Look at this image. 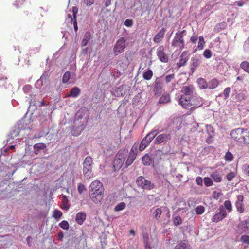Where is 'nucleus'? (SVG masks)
Listing matches in <instances>:
<instances>
[{"instance_id": "f257e3e1", "label": "nucleus", "mask_w": 249, "mask_h": 249, "mask_svg": "<svg viewBox=\"0 0 249 249\" xmlns=\"http://www.w3.org/2000/svg\"><path fill=\"white\" fill-rule=\"evenodd\" d=\"M103 193V186L100 181L96 180L90 184L89 188V196L91 199L95 203H98L102 200Z\"/></svg>"}, {"instance_id": "f03ea898", "label": "nucleus", "mask_w": 249, "mask_h": 249, "mask_svg": "<svg viewBox=\"0 0 249 249\" xmlns=\"http://www.w3.org/2000/svg\"><path fill=\"white\" fill-rule=\"evenodd\" d=\"M179 104L183 107L189 109L197 108L203 105L202 98L199 96H192L191 97L181 96L179 99Z\"/></svg>"}, {"instance_id": "7ed1b4c3", "label": "nucleus", "mask_w": 249, "mask_h": 249, "mask_svg": "<svg viewBox=\"0 0 249 249\" xmlns=\"http://www.w3.org/2000/svg\"><path fill=\"white\" fill-rule=\"evenodd\" d=\"M127 155V150L124 149L118 151L113 163V167L115 171H119L122 168Z\"/></svg>"}, {"instance_id": "20e7f679", "label": "nucleus", "mask_w": 249, "mask_h": 249, "mask_svg": "<svg viewBox=\"0 0 249 249\" xmlns=\"http://www.w3.org/2000/svg\"><path fill=\"white\" fill-rule=\"evenodd\" d=\"M186 32L185 30L177 32L172 41L171 45L173 48H179L182 50L184 48L185 41L183 39L184 34Z\"/></svg>"}, {"instance_id": "39448f33", "label": "nucleus", "mask_w": 249, "mask_h": 249, "mask_svg": "<svg viewBox=\"0 0 249 249\" xmlns=\"http://www.w3.org/2000/svg\"><path fill=\"white\" fill-rule=\"evenodd\" d=\"M159 131L158 130H155L148 133L141 142L139 146L140 151H142L144 150L156 136L159 133Z\"/></svg>"}, {"instance_id": "423d86ee", "label": "nucleus", "mask_w": 249, "mask_h": 249, "mask_svg": "<svg viewBox=\"0 0 249 249\" xmlns=\"http://www.w3.org/2000/svg\"><path fill=\"white\" fill-rule=\"evenodd\" d=\"M136 183L138 187L145 190H150L155 188V184L143 176H139L137 178Z\"/></svg>"}, {"instance_id": "0eeeda50", "label": "nucleus", "mask_w": 249, "mask_h": 249, "mask_svg": "<svg viewBox=\"0 0 249 249\" xmlns=\"http://www.w3.org/2000/svg\"><path fill=\"white\" fill-rule=\"evenodd\" d=\"M125 42L126 40L124 37H120L117 41L116 44L113 48V53L115 55H118L124 51V49L126 47Z\"/></svg>"}, {"instance_id": "6e6552de", "label": "nucleus", "mask_w": 249, "mask_h": 249, "mask_svg": "<svg viewBox=\"0 0 249 249\" xmlns=\"http://www.w3.org/2000/svg\"><path fill=\"white\" fill-rule=\"evenodd\" d=\"M244 131V129L241 128H238L231 130L230 133L231 138L238 142L242 143Z\"/></svg>"}, {"instance_id": "1a4fd4ad", "label": "nucleus", "mask_w": 249, "mask_h": 249, "mask_svg": "<svg viewBox=\"0 0 249 249\" xmlns=\"http://www.w3.org/2000/svg\"><path fill=\"white\" fill-rule=\"evenodd\" d=\"M165 49L163 46H160L157 49L156 54L160 60L163 63L168 61V56L165 53Z\"/></svg>"}, {"instance_id": "9d476101", "label": "nucleus", "mask_w": 249, "mask_h": 249, "mask_svg": "<svg viewBox=\"0 0 249 249\" xmlns=\"http://www.w3.org/2000/svg\"><path fill=\"white\" fill-rule=\"evenodd\" d=\"M195 91V88L193 85H189L188 86H183L181 87V92L183 93L181 96L184 97H191Z\"/></svg>"}, {"instance_id": "9b49d317", "label": "nucleus", "mask_w": 249, "mask_h": 249, "mask_svg": "<svg viewBox=\"0 0 249 249\" xmlns=\"http://www.w3.org/2000/svg\"><path fill=\"white\" fill-rule=\"evenodd\" d=\"M172 138L171 135L170 133H162L158 135L155 140V144H160L162 142H166L169 141L171 140Z\"/></svg>"}, {"instance_id": "f8f14e48", "label": "nucleus", "mask_w": 249, "mask_h": 249, "mask_svg": "<svg viewBox=\"0 0 249 249\" xmlns=\"http://www.w3.org/2000/svg\"><path fill=\"white\" fill-rule=\"evenodd\" d=\"M219 210V213L214 215L212 218V221L213 222H218L224 219L227 215V213L222 206L220 207Z\"/></svg>"}, {"instance_id": "ddd939ff", "label": "nucleus", "mask_w": 249, "mask_h": 249, "mask_svg": "<svg viewBox=\"0 0 249 249\" xmlns=\"http://www.w3.org/2000/svg\"><path fill=\"white\" fill-rule=\"evenodd\" d=\"M238 230L241 233H249V219L241 222L238 225Z\"/></svg>"}, {"instance_id": "4468645a", "label": "nucleus", "mask_w": 249, "mask_h": 249, "mask_svg": "<svg viewBox=\"0 0 249 249\" xmlns=\"http://www.w3.org/2000/svg\"><path fill=\"white\" fill-rule=\"evenodd\" d=\"M166 31V28L163 27L154 36L153 41L155 43L158 44L162 41L164 37Z\"/></svg>"}, {"instance_id": "2eb2a0df", "label": "nucleus", "mask_w": 249, "mask_h": 249, "mask_svg": "<svg viewBox=\"0 0 249 249\" xmlns=\"http://www.w3.org/2000/svg\"><path fill=\"white\" fill-rule=\"evenodd\" d=\"M222 171L220 169H217L213 172L210 176L213 179V181L216 182H220L222 180Z\"/></svg>"}, {"instance_id": "dca6fc26", "label": "nucleus", "mask_w": 249, "mask_h": 249, "mask_svg": "<svg viewBox=\"0 0 249 249\" xmlns=\"http://www.w3.org/2000/svg\"><path fill=\"white\" fill-rule=\"evenodd\" d=\"M86 214L84 212H78L75 216V221L79 225H82L86 220Z\"/></svg>"}, {"instance_id": "f3484780", "label": "nucleus", "mask_w": 249, "mask_h": 249, "mask_svg": "<svg viewBox=\"0 0 249 249\" xmlns=\"http://www.w3.org/2000/svg\"><path fill=\"white\" fill-rule=\"evenodd\" d=\"M83 172L84 178L87 179L89 180L94 177L92 168H83Z\"/></svg>"}, {"instance_id": "a211bd4d", "label": "nucleus", "mask_w": 249, "mask_h": 249, "mask_svg": "<svg viewBox=\"0 0 249 249\" xmlns=\"http://www.w3.org/2000/svg\"><path fill=\"white\" fill-rule=\"evenodd\" d=\"M73 17L71 15L68 14L67 19L70 20L71 24H73L74 30L75 31H77L78 30V26L76 21V13H74V11H73Z\"/></svg>"}, {"instance_id": "6ab92c4d", "label": "nucleus", "mask_w": 249, "mask_h": 249, "mask_svg": "<svg viewBox=\"0 0 249 249\" xmlns=\"http://www.w3.org/2000/svg\"><path fill=\"white\" fill-rule=\"evenodd\" d=\"M162 89V82L160 79H157L155 81L153 91L155 93L161 92Z\"/></svg>"}, {"instance_id": "aec40b11", "label": "nucleus", "mask_w": 249, "mask_h": 249, "mask_svg": "<svg viewBox=\"0 0 249 249\" xmlns=\"http://www.w3.org/2000/svg\"><path fill=\"white\" fill-rule=\"evenodd\" d=\"M93 164L92 158L90 156H87L83 162V168H92Z\"/></svg>"}, {"instance_id": "412c9836", "label": "nucleus", "mask_w": 249, "mask_h": 249, "mask_svg": "<svg viewBox=\"0 0 249 249\" xmlns=\"http://www.w3.org/2000/svg\"><path fill=\"white\" fill-rule=\"evenodd\" d=\"M33 147L34 149L35 154L38 155L40 152V150L44 149L46 146V145L43 143H38L35 144Z\"/></svg>"}, {"instance_id": "4be33fe9", "label": "nucleus", "mask_w": 249, "mask_h": 249, "mask_svg": "<svg viewBox=\"0 0 249 249\" xmlns=\"http://www.w3.org/2000/svg\"><path fill=\"white\" fill-rule=\"evenodd\" d=\"M81 90L80 89L77 87H74L72 88L70 92L69 95H67L68 97H77L80 93Z\"/></svg>"}, {"instance_id": "5701e85b", "label": "nucleus", "mask_w": 249, "mask_h": 249, "mask_svg": "<svg viewBox=\"0 0 249 249\" xmlns=\"http://www.w3.org/2000/svg\"><path fill=\"white\" fill-rule=\"evenodd\" d=\"M197 83L200 89H208V83L206 80L202 78H199L197 80Z\"/></svg>"}, {"instance_id": "b1692460", "label": "nucleus", "mask_w": 249, "mask_h": 249, "mask_svg": "<svg viewBox=\"0 0 249 249\" xmlns=\"http://www.w3.org/2000/svg\"><path fill=\"white\" fill-rule=\"evenodd\" d=\"M219 85V81L215 78L211 79L208 83V89H214Z\"/></svg>"}, {"instance_id": "393cba45", "label": "nucleus", "mask_w": 249, "mask_h": 249, "mask_svg": "<svg viewBox=\"0 0 249 249\" xmlns=\"http://www.w3.org/2000/svg\"><path fill=\"white\" fill-rule=\"evenodd\" d=\"M185 52H183L180 55V60L177 65L179 67L185 66L188 60L187 57L185 56Z\"/></svg>"}, {"instance_id": "a878e982", "label": "nucleus", "mask_w": 249, "mask_h": 249, "mask_svg": "<svg viewBox=\"0 0 249 249\" xmlns=\"http://www.w3.org/2000/svg\"><path fill=\"white\" fill-rule=\"evenodd\" d=\"M91 36L90 32H87L85 33L81 43L82 46H86L88 44L89 41L90 40L91 38Z\"/></svg>"}, {"instance_id": "bb28decb", "label": "nucleus", "mask_w": 249, "mask_h": 249, "mask_svg": "<svg viewBox=\"0 0 249 249\" xmlns=\"http://www.w3.org/2000/svg\"><path fill=\"white\" fill-rule=\"evenodd\" d=\"M191 69L193 71L196 69L200 64V59L198 57H194L192 59Z\"/></svg>"}, {"instance_id": "cd10ccee", "label": "nucleus", "mask_w": 249, "mask_h": 249, "mask_svg": "<svg viewBox=\"0 0 249 249\" xmlns=\"http://www.w3.org/2000/svg\"><path fill=\"white\" fill-rule=\"evenodd\" d=\"M170 102V96L169 94L162 95L159 100L160 104H166Z\"/></svg>"}, {"instance_id": "c85d7f7f", "label": "nucleus", "mask_w": 249, "mask_h": 249, "mask_svg": "<svg viewBox=\"0 0 249 249\" xmlns=\"http://www.w3.org/2000/svg\"><path fill=\"white\" fill-rule=\"evenodd\" d=\"M242 143L249 144V131L244 129Z\"/></svg>"}, {"instance_id": "c756f323", "label": "nucleus", "mask_w": 249, "mask_h": 249, "mask_svg": "<svg viewBox=\"0 0 249 249\" xmlns=\"http://www.w3.org/2000/svg\"><path fill=\"white\" fill-rule=\"evenodd\" d=\"M142 162L144 165H150L151 163V159L148 154H145L142 158Z\"/></svg>"}, {"instance_id": "7c9ffc66", "label": "nucleus", "mask_w": 249, "mask_h": 249, "mask_svg": "<svg viewBox=\"0 0 249 249\" xmlns=\"http://www.w3.org/2000/svg\"><path fill=\"white\" fill-rule=\"evenodd\" d=\"M136 157V156H134V154L132 155L129 154L128 157L125 162V165L126 167H128L133 163Z\"/></svg>"}, {"instance_id": "2f4dec72", "label": "nucleus", "mask_w": 249, "mask_h": 249, "mask_svg": "<svg viewBox=\"0 0 249 249\" xmlns=\"http://www.w3.org/2000/svg\"><path fill=\"white\" fill-rule=\"evenodd\" d=\"M153 75V71L151 70H148L146 71L143 72V78L146 80H149L152 77Z\"/></svg>"}, {"instance_id": "473e14b6", "label": "nucleus", "mask_w": 249, "mask_h": 249, "mask_svg": "<svg viewBox=\"0 0 249 249\" xmlns=\"http://www.w3.org/2000/svg\"><path fill=\"white\" fill-rule=\"evenodd\" d=\"M206 129L207 133L208 134L210 139L213 138L214 136V130L213 127L211 125H206Z\"/></svg>"}, {"instance_id": "72a5a7b5", "label": "nucleus", "mask_w": 249, "mask_h": 249, "mask_svg": "<svg viewBox=\"0 0 249 249\" xmlns=\"http://www.w3.org/2000/svg\"><path fill=\"white\" fill-rule=\"evenodd\" d=\"M235 207L236 208L237 211L240 213H242L244 212L245 210V207L243 202H236Z\"/></svg>"}, {"instance_id": "f704fd0d", "label": "nucleus", "mask_w": 249, "mask_h": 249, "mask_svg": "<svg viewBox=\"0 0 249 249\" xmlns=\"http://www.w3.org/2000/svg\"><path fill=\"white\" fill-rule=\"evenodd\" d=\"M190 246L185 242H181L176 245L174 249H187Z\"/></svg>"}, {"instance_id": "c9c22d12", "label": "nucleus", "mask_w": 249, "mask_h": 249, "mask_svg": "<svg viewBox=\"0 0 249 249\" xmlns=\"http://www.w3.org/2000/svg\"><path fill=\"white\" fill-rule=\"evenodd\" d=\"M247 98L246 95L244 92H240L236 95L235 99L237 101L241 102L246 100Z\"/></svg>"}, {"instance_id": "e433bc0d", "label": "nucleus", "mask_w": 249, "mask_h": 249, "mask_svg": "<svg viewBox=\"0 0 249 249\" xmlns=\"http://www.w3.org/2000/svg\"><path fill=\"white\" fill-rule=\"evenodd\" d=\"M138 146L139 143L137 142L135 143L132 146L129 154L132 155L134 154V156H136L137 155Z\"/></svg>"}, {"instance_id": "4c0bfd02", "label": "nucleus", "mask_w": 249, "mask_h": 249, "mask_svg": "<svg viewBox=\"0 0 249 249\" xmlns=\"http://www.w3.org/2000/svg\"><path fill=\"white\" fill-rule=\"evenodd\" d=\"M234 159L233 154L229 151L227 152L224 156V159L226 161H231Z\"/></svg>"}, {"instance_id": "58836bf2", "label": "nucleus", "mask_w": 249, "mask_h": 249, "mask_svg": "<svg viewBox=\"0 0 249 249\" xmlns=\"http://www.w3.org/2000/svg\"><path fill=\"white\" fill-rule=\"evenodd\" d=\"M240 67L244 71L249 73V63L247 61H243L240 64Z\"/></svg>"}, {"instance_id": "ea45409f", "label": "nucleus", "mask_w": 249, "mask_h": 249, "mask_svg": "<svg viewBox=\"0 0 249 249\" xmlns=\"http://www.w3.org/2000/svg\"><path fill=\"white\" fill-rule=\"evenodd\" d=\"M162 213L160 208H157L153 213V216L156 219H158Z\"/></svg>"}, {"instance_id": "a19ab883", "label": "nucleus", "mask_w": 249, "mask_h": 249, "mask_svg": "<svg viewBox=\"0 0 249 249\" xmlns=\"http://www.w3.org/2000/svg\"><path fill=\"white\" fill-rule=\"evenodd\" d=\"M71 73L69 71L66 72L63 76L62 82L63 83H68L70 79Z\"/></svg>"}, {"instance_id": "79ce46f5", "label": "nucleus", "mask_w": 249, "mask_h": 249, "mask_svg": "<svg viewBox=\"0 0 249 249\" xmlns=\"http://www.w3.org/2000/svg\"><path fill=\"white\" fill-rule=\"evenodd\" d=\"M59 226L64 230H68L69 229V223L66 221L63 220L59 224Z\"/></svg>"}, {"instance_id": "37998d69", "label": "nucleus", "mask_w": 249, "mask_h": 249, "mask_svg": "<svg viewBox=\"0 0 249 249\" xmlns=\"http://www.w3.org/2000/svg\"><path fill=\"white\" fill-rule=\"evenodd\" d=\"M125 203L121 202L115 207L114 210L116 212L122 211L125 208Z\"/></svg>"}, {"instance_id": "c03bdc74", "label": "nucleus", "mask_w": 249, "mask_h": 249, "mask_svg": "<svg viewBox=\"0 0 249 249\" xmlns=\"http://www.w3.org/2000/svg\"><path fill=\"white\" fill-rule=\"evenodd\" d=\"M204 184L207 187L211 186L213 185V180L209 177H205L204 178Z\"/></svg>"}, {"instance_id": "a18cd8bd", "label": "nucleus", "mask_w": 249, "mask_h": 249, "mask_svg": "<svg viewBox=\"0 0 249 249\" xmlns=\"http://www.w3.org/2000/svg\"><path fill=\"white\" fill-rule=\"evenodd\" d=\"M225 208L229 211L231 212L232 210V206L231 202L230 200H226L224 203Z\"/></svg>"}, {"instance_id": "49530a36", "label": "nucleus", "mask_w": 249, "mask_h": 249, "mask_svg": "<svg viewBox=\"0 0 249 249\" xmlns=\"http://www.w3.org/2000/svg\"><path fill=\"white\" fill-rule=\"evenodd\" d=\"M63 213L62 212L58 210H54L53 212V216L54 218H55L56 219L58 220L62 216Z\"/></svg>"}, {"instance_id": "de8ad7c7", "label": "nucleus", "mask_w": 249, "mask_h": 249, "mask_svg": "<svg viewBox=\"0 0 249 249\" xmlns=\"http://www.w3.org/2000/svg\"><path fill=\"white\" fill-rule=\"evenodd\" d=\"M240 241L242 243L249 245V236L244 235L240 237Z\"/></svg>"}, {"instance_id": "09e8293b", "label": "nucleus", "mask_w": 249, "mask_h": 249, "mask_svg": "<svg viewBox=\"0 0 249 249\" xmlns=\"http://www.w3.org/2000/svg\"><path fill=\"white\" fill-rule=\"evenodd\" d=\"M175 74L174 73L167 75L165 77L166 83L168 84L175 79Z\"/></svg>"}, {"instance_id": "8fccbe9b", "label": "nucleus", "mask_w": 249, "mask_h": 249, "mask_svg": "<svg viewBox=\"0 0 249 249\" xmlns=\"http://www.w3.org/2000/svg\"><path fill=\"white\" fill-rule=\"evenodd\" d=\"M204 207L202 206H198L195 209V212L197 214H201L204 212Z\"/></svg>"}, {"instance_id": "3c124183", "label": "nucleus", "mask_w": 249, "mask_h": 249, "mask_svg": "<svg viewBox=\"0 0 249 249\" xmlns=\"http://www.w3.org/2000/svg\"><path fill=\"white\" fill-rule=\"evenodd\" d=\"M77 190L79 194H82L86 190V188L84 184L80 183L78 184Z\"/></svg>"}, {"instance_id": "603ef678", "label": "nucleus", "mask_w": 249, "mask_h": 249, "mask_svg": "<svg viewBox=\"0 0 249 249\" xmlns=\"http://www.w3.org/2000/svg\"><path fill=\"white\" fill-rule=\"evenodd\" d=\"M205 43L203 37L202 36H200L199 37V42L198 43V48L199 50H201L203 48L204 44Z\"/></svg>"}, {"instance_id": "864d4df0", "label": "nucleus", "mask_w": 249, "mask_h": 249, "mask_svg": "<svg viewBox=\"0 0 249 249\" xmlns=\"http://www.w3.org/2000/svg\"><path fill=\"white\" fill-rule=\"evenodd\" d=\"M148 237L147 235L143 236L144 244L145 249H151V248L148 241Z\"/></svg>"}, {"instance_id": "5fc2aeb1", "label": "nucleus", "mask_w": 249, "mask_h": 249, "mask_svg": "<svg viewBox=\"0 0 249 249\" xmlns=\"http://www.w3.org/2000/svg\"><path fill=\"white\" fill-rule=\"evenodd\" d=\"M182 220L180 217L176 216L173 219V222L175 225H179L182 223Z\"/></svg>"}, {"instance_id": "6e6d98bb", "label": "nucleus", "mask_w": 249, "mask_h": 249, "mask_svg": "<svg viewBox=\"0 0 249 249\" xmlns=\"http://www.w3.org/2000/svg\"><path fill=\"white\" fill-rule=\"evenodd\" d=\"M235 177V173L233 172H231L226 175L227 179L231 181Z\"/></svg>"}, {"instance_id": "4d7b16f0", "label": "nucleus", "mask_w": 249, "mask_h": 249, "mask_svg": "<svg viewBox=\"0 0 249 249\" xmlns=\"http://www.w3.org/2000/svg\"><path fill=\"white\" fill-rule=\"evenodd\" d=\"M204 56L207 58H210L212 57V53L209 49L205 50L203 53Z\"/></svg>"}, {"instance_id": "13d9d810", "label": "nucleus", "mask_w": 249, "mask_h": 249, "mask_svg": "<svg viewBox=\"0 0 249 249\" xmlns=\"http://www.w3.org/2000/svg\"><path fill=\"white\" fill-rule=\"evenodd\" d=\"M231 92V88L230 87H227L223 91V95L225 99H227L229 96V94Z\"/></svg>"}, {"instance_id": "bf43d9fd", "label": "nucleus", "mask_w": 249, "mask_h": 249, "mask_svg": "<svg viewBox=\"0 0 249 249\" xmlns=\"http://www.w3.org/2000/svg\"><path fill=\"white\" fill-rule=\"evenodd\" d=\"M25 0H16L15 1V3H14V5H15V6L17 8H19L20 7H21L24 2H25Z\"/></svg>"}, {"instance_id": "052dcab7", "label": "nucleus", "mask_w": 249, "mask_h": 249, "mask_svg": "<svg viewBox=\"0 0 249 249\" xmlns=\"http://www.w3.org/2000/svg\"><path fill=\"white\" fill-rule=\"evenodd\" d=\"M244 173L249 176V165H244L242 167Z\"/></svg>"}, {"instance_id": "680f3d73", "label": "nucleus", "mask_w": 249, "mask_h": 249, "mask_svg": "<svg viewBox=\"0 0 249 249\" xmlns=\"http://www.w3.org/2000/svg\"><path fill=\"white\" fill-rule=\"evenodd\" d=\"M124 24L127 27H131L133 25V21L131 19H126L125 20Z\"/></svg>"}, {"instance_id": "e2e57ef3", "label": "nucleus", "mask_w": 249, "mask_h": 249, "mask_svg": "<svg viewBox=\"0 0 249 249\" xmlns=\"http://www.w3.org/2000/svg\"><path fill=\"white\" fill-rule=\"evenodd\" d=\"M196 181L198 185L202 186L203 184V179L201 177H197L196 179Z\"/></svg>"}, {"instance_id": "0e129e2a", "label": "nucleus", "mask_w": 249, "mask_h": 249, "mask_svg": "<svg viewBox=\"0 0 249 249\" xmlns=\"http://www.w3.org/2000/svg\"><path fill=\"white\" fill-rule=\"evenodd\" d=\"M197 39H198L197 36L196 35H194L191 37L190 41L192 43H196V41L197 40Z\"/></svg>"}, {"instance_id": "69168bd1", "label": "nucleus", "mask_w": 249, "mask_h": 249, "mask_svg": "<svg viewBox=\"0 0 249 249\" xmlns=\"http://www.w3.org/2000/svg\"><path fill=\"white\" fill-rule=\"evenodd\" d=\"M221 195H222V193L220 192H217L216 191H214L213 193V196L215 199H217L221 196Z\"/></svg>"}, {"instance_id": "338daca9", "label": "nucleus", "mask_w": 249, "mask_h": 249, "mask_svg": "<svg viewBox=\"0 0 249 249\" xmlns=\"http://www.w3.org/2000/svg\"><path fill=\"white\" fill-rule=\"evenodd\" d=\"M94 2V0H84V3L87 5V6H91L92 5Z\"/></svg>"}, {"instance_id": "774afa93", "label": "nucleus", "mask_w": 249, "mask_h": 249, "mask_svg": "<svg viewBox=\"0 0 249 249\" xmlns=\"http://www.w3.org/2000/svg\"><path fill=\"white\" fill-rule=\"evenodd\" d=\"M244 200V196L243 195H238L237 196V200L236 202H243Z\"/></svg>"}]
</instances>
